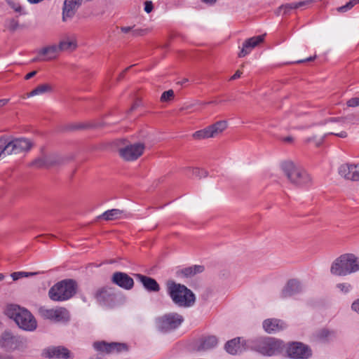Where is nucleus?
Here are the masks:
<instances>
[{
    "label": "nucleus",
    "mask_w": 359,
    "mask_h": 359,
    "mask_svg": "<svg viewBox=\"0 0 359 359\" xmlns=\"http://www.w3.org/2000/svg\"><path fill=\"white\" fill-rule=\"evenodd\" d=\"M359 271V257L346 253L336 258L331 264L330 273L337 276H346Z\"/></svg>",
    "instance_id": "nucleus-1"
},
{
    "label": "nucleus",
    "mask_w": 359,
    "mask_h": 359,
    "mask_svg": "<svg viewBox=\"0 0 359 359\" xmlns=\"http://www.w3.org/2000/svg\"><path fill=\"white\" fill-rule=\"evenodd\" d=\"M4 313L8 318L13 319L19 327L24 330L34 331L37 327L34 316L28 310L18 305H8Z\"/></svg>",
    "instance_id": "nucleus-2"
},
{
    "label": "nucleus",
    "mask_w": 359,
    "mask_h": 359,
    "mask_svg": "<svg viewBox=\"0 0 359 359\" xmlns=\"http://www.w3.org/2000/svg\"><path fill=\"white\" fill-rule=\"evenodd\" d=\"M168 293L172 302L180 307H190L196 301L193 292L185 285L169 280L167 283Z\"/></svg>",
    "instance_id": "nucleus-3"
},
{
    "label": "nucleus",
    "mask_w": 359,
    "mask_h": 359,
    "mask_svg": "<svg viewBox=\"0 0 359 359\" xmlns=\"http://www.w3.org/2000/svg\"><path fill=\"white\" fill-rule=\"evenodd\" d=\"M280 167L292 184L297 187H308L312 184L313 180L311 175L292 161L283 162Z\"/></svg>",
    "instance_id": "nucleus-4"
},
{
    "label": "nucleus",
    "mask_w": 359,
    "mask_h": 359,
    "mask_svg": "<svg viewBox=\"0 0 359 359\" xmlns=\"http://www.w3.org/2000/svg\"><path fill=\"white\" fill-rule=\"evenodd\" d=\"M359 123V117L355 114H347L346 116L339 118H332L325 121V135H333L341 138L347 137L346 131L341 130L351 124Z\"/></svg>",
    "instance_id": "nucleus-5"
},
{
    "label": "nucleus",
    "mask_w": 359,
    "mask_h": 359,
    "mask_svg": "<svg viewBox=\"0 0 359 359\" xmlns=\"http://www.w3.org/2000/svg\"><path fill=\"white\" fill-rule=\"evenodd\" d=\"M248 347L264 355L271 356L282 351L284 345L282 341L272 337L257 338L248 341Z\"/></svg>",
    "instance_id": "nucleus-6"
},
{
    "label": "nucleus",
    "mask_w": 359,
    "mask_h": 359,
    "mask_svg": "<svg viewBox=\"0 0 359 359\" xmlns=\"http://www.w3.org/2000/svg\"><path fill=\"white\" fill-rule=\"evenodd\" d=\"M77 284L72 279H65L55 283L48 291L50 299L55 302H64L72 298L76 293Z\"/></svg>",
    "instance_id": "nucleus-7"
},
{
    "label": "nucleus",
    "mask_w": 359,
    "mask_h": 359,
    "mask_svg": "<svg viewBox=\"0 0 359 359\" xmlns=\"http://www.w3.org/2000/svg\"><path fill=\"white\" fill-rule=\"evenodd\" d=\"M1 154L4 158L7 155L17 154L29 151L34 146L33 142L25 137L14 138L8 140L6 138H0Z\"/></svg>",
    "instance_id": "nucleus-8"
},
{
    "label": "nucleus",
    "mask_w": 359,
    "mask_h": 359,
    "mask_svg": "<svg viewBox=\"0 0 359 359\" xmlns=\"http://www.w3.org/2000/svg\"><path fill=\"white\" fill-rule=\"evenodd\" d=\"M184 318L177 313H168L155 320L156 330L163 334L171 332L177 329L183 323Z\"/></svg>",
    "instance_id": "nucleus-9"
},
{
    "label": "nucleus",
    "mask_w": 359,
    "mask_h": 359,
    "mask_svg": "<svg viewBox=\"0 0 359 359\" xmlns=\"http://www.w3.org/2000/svg\"><path fill=\"white\" fill-rule=\"evenodd\" d=\"M24 346L23 339L10 330L4 331L0 335V348L5 352L11 353L20 350L23 348Z\"/></svg>",
    "instance_id": "nucleus-10"
},
{
    "label": "nucleus",
    "mask_w": 359,
    "mask_h": 359,
    "mask_svg": "<svg viewBox=\"0 0 359 359\" xmlns=\"http://www.w3.org/2000/svg\"><path fill=\"white\" fill-rule=\"evenodd\" d=\"M145 146L143 143H135L125 145L118 150L121 158L126 161H133L140 157L144 151Z\"/></svg>",
    "instance_id": "nucleus-11"
},
{
    "label": "nucleus",
    "mask_w": 359,
    "mask_h": 359,
    "mask_svg": "<svg viewBox=\"0 0 359 359\" xmlns=\"http://www.w3.org/2000/svg\"><path fill=\"white\" fill-rule=\"evenodd\" d=\"M226 127L227 123L226 121H219L203 130L195 132L192 137L194 139L198 140L215 137L222 133Z\"/></svg>",
    "instance_id": "nucleus-12"
},
{
    "label": "nucleus",
    "mask_w": 359,
    "mask_h": 359,
    "mask_svg": "<svg viewBox=\"0 0 359 359\" xmlns=\"http://www.w3.org/2000/svg\"><path fill=\"white\" fill-rule=\"evenodd\" d=\"M93 348L100 352H103L107 354L121 352H127L128 351V346L126 343L120 342H106L104 341H95L93 343Z\"/></svg>",
    "instance_id": "nucleus-13"
},
{
    "label": "nucleus",
    "mask_w": 359,
    "mask_h": 359,
    "mask_svg": "<svg viewBox=\"0 0 359 359\" xmlns=\"http://www.w3.org/2000/svg\"><path fill=\"white\" fill-rule=\"evenodd\" d=\"M39 313L43 318L55 322H65L69 318L68 311L62 307L57 309L41 307L39 309Z\"/></svg>",
    "instance_id": "nucleus-14"
},
{
    "label": "nucleus",
    "mask_w": 359,
    "mask_h": 359,
    "mask_svg": "<svg viewBox=\"0 0 359 359\" xmlns=\"http://www.w3.org/2000/svg\"><path fill=\"white\" fill-rule=\"evenodd\" d=\"M287 353L290 358L295 359L308 358L311 355V351L300 342L290 343L287 348Z\"/></svg>",
    "instance_id": "nucleus-15"
},
{
    "label": "nucleus",
    "mask_w": 359,
    "mask_h": 359,
    "mask_svg": "<svg viewBox=\"0 0 359 359\" xmlns=\"http://www.w3.org/2000/svg\"><path fill=\"white\" fill-rule=\"evenodd\" d=\"M60 54V50L56 44L45 46L37 50V56L32 61H50L56 59Z\"/></svg>",
    "instance_id": "nucleus-16"
},
{
    "label": "nucleus",
    "mask_w": 359,
    "mask_h": 359,
    "mask_svg": "<svg viewBox=\"0 0 359 359\" xmlns=\"http://www.w3.org/2000/svg\"><path fill=\"white\" fill-rule=\"evenodd\" d=\"M43 355L48 358L72 359L70 351L64 346H51L43 350Z\"/></svg>",
    "instance_id": "nucleus-17"
},
{
    "label": "nucleus",
    "mask_w": 359,
    "mask_h": 359,
    "mask_svg": "<svg viewBox=\"0 0 359 359\" xmlns=\"http://www.w3.org/2000/svg\"><path fill=\"white\" fill-rule=\"evenodd\" d=\"M111 282L126 290H131L134 286L133 279L127 273L121 271H116L113 273Z\"/></svg>",
    "instance_id": "nucleus-18"
},
{
    "label": "nucleus",
    "mask_w": 359,
    "mask_h": 359,
    "mask_svg": "<svg viewBox=\"0 0 359 359\" xmlns=\"http://www.w3.org/2000/svg\"><path fill=\"white\" fill-rule=\"evenodd\" d=\"M339 174L346 180L359 181V163L341 165L339 168Z\"/></svg>",
    "instance_id": "nucleus-19"
},
{
    "label": "nucleus",
    "mask_w": 359,
    "mask_h": 359,
    "mask_svg": "<svg viewBox=\"0 0 359 359\" xmlns=\"http://www.w3.org/2000/svg\"><path fill=\"white\" fill-rule=\"evenodd\" d=\"M265 35H258L246 39L243 43L242 49L238 53L239 57H243L248 55L253 48L262 43Z\"/></svg>",
    "instance_id": "nucleus-20"
},
{
    "label": "nucleus",
    "mask_w": 359,
    "mask_h": 359,
    "mask_svg": "<svg viewBox=\"0 0 359 359\" xmlns=\"http://www.w3.org/2000/svg\"><path fill=\"white\" fill-rule=\"evenodd\" d=\"M241 339L240 337H237L228 341L225 344L226 351L231 355H236L241 353L247 348H250L247 346L248 341L243 344L241 343Z\"/></svg>",
    "instance_id": "nucleus-21"
},
{
    "label": "nucleus",
    "mask_w": 359,
    "mask_h": 359,
    "mask_svg": "<svg viewBox=\"0 0 359 359\" xmlns=\"http://www.w3.org/2000/svg\"><path fill=\"white\" fill-rule=\"evenodd\" d=\"M81 2L82 0H65L62 8V20L65 22L67 19L72 18Z\"/></svg>",
    "instance_id": "nucleus-22"
},
{
    "label": "nucleus",
    "mask_w": 359,
    "mask_h": 359,
    "mask_svg": "<svg viewBox=\"0 0 359 359\" xmlns=\"http://www.w3.org/2000/svg\"><path fill=\"white\" fill-rule=\"evenodd\" d=\"M286 327V324L283 320L276 318L266 319L263 322V328L269 334L280 332Z\"/></svg>",
    "instance_id": "nucleus-23"
},
{
    "label": "nucleus",
    "mask_w": 359,
    "mask_h": 359,
    "mask_svg": "<svg viewBox=\"0 0 359 359\" xmlns=\"http://www.w3.org/2000/svg\"><path fill=\"white\" fill-rule=\"evenodd\" d=\"M96 299L101 304H108L114 300V289L109 287H103L97 290L95 293Z\"/></svg>",
    "instance_id": "nucleus-24"
},
{
    "label": "nucleus",
    "mask_w": 359,
    "mask_h": 359,
    "mask_svg": "<svg viewBox=\"0 0 359 359\" xmlns=\"http://www.w3.org/2000/svg\"><path fill=\"white\" fill-rule=\"evenodd\" d=\"M302 285L297 280H290L281 292V297L287 298L302 291Z\"/></svg>",
    "instance_id": "nucleus-25"
},
{
    "label": "nucleus",
    "mask_w": 359,
    "mask_h": 359,
    "mask_svg": "<svg viewBox=\"0 0 359 359\" xmlns=\"http://www.w3.org/2000/svg\"><path fill=\"white\" fill-rule=\"evenodd\" d=\"M135 276L147 291L156 292L160 290V286L155 279L140 273Z\"/></svg>",
    "instance_id": "nucleus-26"
},
{
    "label": "nucleus",
    "mask_w": 359,
    "mask_h": 359,
    "mask_svg": "<svg viewBox=\"0 0 359 359\" xmlns=\"http://www.w3.org/2000/svg\"><path fill=\"white\" fill-rule=\"evenodd\" d=\"M57 46L60 53L69 50L72 51L77 47L76 41L74 37L67 34L63 36L60 39L59 43Z\"/></svg>",
    "instance_id": "nucleus-27"
},
{
    "label": "nucleus",
    "mask_w": 359,
    "mask_h": 359,
    "mask_svg": "<svg viewBox=\"0 0 359 359\" xmlns=\"http://www.w3.org/2000/svg\"><path fill=\"white\" fill-rule=\"evenodd\" d=\"M60 163L61 160L60 158L55 155H52L37 158L32 162V165L37 168H43L49 167Z\"/></svg>",
    "instance_id": "nucleus-28"
},
{
    "label": "nucleus",
    "mask_w": 359,
    "mask_h": 359,
    "mask_svg": "<svg viewBox=\"0 0 359 359\" xmlns=\"http://www.w3.org/2000/svg\"><path fill=\"white\" fill-rule=\"evenodd\" d=\"M204 269L205 268L203 265H194L178 271L177 274L178 276L189 278L202 273Z\"/></svg>",
    "instance_id": "nucleus-29"
},
{
    "label": "nucleus",
    "mask_w": 359,
    "mask_h": 359,
    "mask_svg": "<svg viewBox=\"0 0 359 359\" xmlns=\"http://www.w3.org/2000/svg\"><path fill=\"white\" fill-rule=\"evenodd\" d=\"M217 339L215 336H208L201 339L197 346L198 351H207L216 346Z\"/></svg>",
    "instance_id": "nucleus-30"
},
{
    "label": "nucleus",
    "mask_w": 359,
    "mask_h": 359,
    "mask_svg": "<svg viewBox=\"0 0 359 359\" xmlns=\"http://www.w3.org/2000/svg\"><path fill=\"white\" fill-rule=\"evenodd\" d=\"M53 91V87L49 83H43L36 86L30 93L27 94L28 97H32L35 95H41L46 93H50Z\"/></svg>",
    "instance_id": "nucleus-31"
},
{
    "label": "nucleus",
    "mask_w": 359,
    "mask_h": 359,
    "mask_svg": "<svg viewBox=\"0 0 359 359\" xmlns=\"http://www.w3.org/2000/svg\"><path fill=\"white\" fill-rule=\"evenodd\" d=\"M123 211L118 209H111L105 211L98 217L99 219H103L106 221L114 220L121 217Z\"/></svg>",
    "instance_id": "nucleus-32"
},
{
    "label": "nucleus",
    "mask_w": 359,
    "mask_h": 359,
    "mask_svg": "<svg viewBox=\"0 0 359 359\" xmlns=\"http://www.w3.org/2000/svg\"><path fill=\"white\" fill-rule=\"evenodd\" d=\"M313 2V0H304L297 3H290L280 6V11H283L284 13H286L289 10L298 8L302 6H305L311 4Z\"/></svg>",
    "instance_id": "nucleus-33"
},
{
    "label": "nucleus",
    "mask_w": 359,
    "mask_h": 359,
    "mask_svg": "<svg viewBox=\"0 0 359 359\" xmlns=\"http://www.w3.org/2000/svg\"><path fill=\"white\" fill-rule=\"evenodd\" d=\"M185 170L190 172L193 176L199 179L208 176V172L206 170L198 168H186Z\"/></svg>",
    "instance_id": "nucleus-34"
},
{
    "label": "nucleus",
    "mask_w": 359,
    "mask_h": 359,
    "mask_svg": "<svg viewBox=\"0 0 359 359\" xmlns=\"http://www.w3.org/2000/svg\"><path fill=\"white\" fill-rule=\"evenodd\" d=\"M5 27L10 31V32H15L16 31L19 27V22L18 20L15 18H8L6 19L5 21Z\"/></svg>",
    "instance_id": "nucleus-35"
},
{
    "label": "nucleus",
    "mask_w": 359,
    "mask_h": 359,
    "mask_svg": "<svg viewBox=\"0 0 359 359\" xmlns=\"http://www.w3.org/2000/svg\"><path fill=\"white\" fill-rule=\"evenodd\" d=\"M36 272H25V271H18V272H13L11 273V277L13 280H18L20 278H25V277H29L32 276L36 275Z\"/></svg>",
    "instance_id": "nucleus-36"
},
{
    "label": "nucleus",
    "mask_w": 359,
    "mask_h": 359,
    "mask_svg": "<svg viewBox=\"0 0 359 359\" xmlns=\"http://www.w3.org/2000/svg\"><path fill=\"white\" fill-rule=\"evenodd\" d=\"M357 4H359V0H351L346 4L338 7L337 10L339 13H345L351 9Z\"/></svg>",
    "instance_id": "nucleus-37"
},
{
    "label": "nucleus",
    "mask_w": 359,
    "mask_h": 359,
    "mask_svg": "<svg viewBox=\"0 0 359 359\" xmlns=\"http://www.w3.org/2000/svg\"><path fill=\"white\" fill-rule=\"evenodd\" d=\"M174 97H175L174 91L172 90H168L164 91L162 93V95L160 97V101L161 102H170L171 100H172L174 99Z\"/></svg>",
    "instance_id": "nucleus-38"
},
{
    "label": "nucleus",
    "mask_w": 359,
    "mask_h": 359,
    "mask_svg": "<svg viewBox=\"0 0 359 359\" xmlns=\"http://www.w3.org/2000/svg\"><path fill=\"white\" fill-rule=\"evenodd\" d=\"M8 5L11 8H12L15 12L18 13L20 15H25L26 13L24 11L22 7L18 2H15L13 1H8Z\"/></svg>",
    "instance_id": "nucleus-39"
},
{
    "label": "nucleus",
    "mask_w": 359,
    "mask_h": 359,
    "mask_svg": "<svg viewBox=\"0 0 359 359\" xmlns=\"http://www.w3.org/2000/svg\"><path fill=\"white\" fill-rule=\"evenodd\" d=\"M337 288H338L341 292L343 293H348L351 290L352 287L350 283H338L336 285Z\"/></svg>",
    "instance_id": "nucleus-40"
},
{
    "label": "nucleus",
    "mask_w": 359,
    "mask_h": 359,
    "mask_svg": "<svg viewBox=\"0 0 359 359\" xmlns=\"http://www.w3.org/2000/svg\"><path fill=\"white\" fill-rule=\"evenodd\" d=\"M206 104L205 103H199L198 101H195L193 104H191L189 105H187L186 107V109H192L193 110H203L205 109L204 106Z\"/></svg>",
    "instance_id": "nucleus-41"
},
{
    "label": "nucleus",
    "mask_w": 359,
    "mask_h": 359,
    "mask_svg": "<svg viewBox=\"0 0 359 359\" xmlns=\"http://www.w3.org/2000/svg\"><path fill=\"white\" fill-rule=\"evenodd\" d=\"M144 107V102L140 99H137L134 103L133 104L131 107V110L136 111V110H142Z\"/></svg>",
    "instance_id": "nucleus-42"
},
{
    "label": "nucleus",
    "mask_w": 359,
    "mask_h": 359,
    "mask_svg": "<svg viewBox=\"0 0 359 359\" xmlns=\"http://www.w3.org/2000/svg\"><path fill=\"white\" fill-rule=\"evenodd\" d=\"M346 104L349 107H359V97H352L346 102Z\"/></svg>",
    "instance_id": "nucleus-43"
},
{
    "label": "nucleus",
    "mask_w": 359,
    "mask_h": 359,
    "mask_svg": "<svg viewBox=\"0 0 359 359\" xmlns=\"http://www.w3.org/2000/svg\"><path fill=\"white\" fill-rule=\"evenodd\" d=\"M332 333L327 330H322L318 334V337L320 339H325L329 337Z\"/></svg>",
    "instance_id": "nucleus-44"
},
{
    "label": "nucleus",
    "mask_w": 359,
    "mask_h": 359,
    "mask_svg": "<svg viewBox=\"0 0 359 359\" xmlns=\"http://www.w3.org/2000/svg\"><path fill=\"white\" fill-rule=\"evenodd\" d=\"M146 32H147L146 29H132L131 35L134 37L139 36H144L146 34Z\"/></svg>",
    "instance_id": "nucleus-45"
},
{
    "label": "nucleus",
    "mask_w": 359,
    "mask_h": 359,
    "mask_svg": "<svg viewBox=\"0 0 359 359\" xmlns=\"http://www.w3.org/2000/svg\"><path fill=\"white\" fill-rule=\"evenodd\" d=\"M154 8V6H153V4H152V2L150 1H147L145 3H144V11L147 13H149L152 11Z\"/></svg>",
    "instance_id": "nucleus-46"
},
{
    "label": "nucleus",
    "mask_w": 359,
    "mask_h": 359,
    "mask_svg": "<svg viewBox=\"0 0 359 359\" xmlns=\"http://www.w3.org/2000/svg\"><path fill=\"white\" fill-rule=\"evenodd\" d=\"M351 308L353 311L359 313V299L353 302L351 305Z\"/></svg>",
    "instance_id": "nucleus-47"
},
{
    "label": "nucleus",
    "mask_w": 359,
    "mask_h": 359,
    "mask_svg": "<svg viewBox=\"0 0 359 359\" xmlns=\"http://www.w3.org/2000/svg\"><path fill=\"white\" fill-rule=\"evenodd\" d=\"M242 72L239 70H237L236 73L231 77L230 80H235L241 77Z\"/></svg>",
    "instance_id": "nucleus-48"
},
{
    "label": "nucleus",
    "mask_w": 359,
    "mask_h": 359,
    "mask_svg": "<svg viewBox=\"0 0 359 359\" xmlns=\"http://www.w3.org/2000/svg\"><path fill=\"white\" fill-rule=\"evenodd\" d=\"M316 55H314L313 57H307L306 58L305 60H298L297 62V63H302V62H310V61H313L316 59Z\"/></svg>",
    "instance_id": "nucleus-49"
},
{
    "label": "nucleus",
    "mask_w": 359,
    "mask_h": 359,
    "mask_svg": "<svg viewBox=\"0 0 359 359\" xmlns=\"http://www.w3.org/2000/svg\"><path fill=\"white\" fill-rule=\"evenodd\" d=\"M282 141H283L285 143H292L293 142V137H291V136H287V137H283L282 139Z\"/></svg>",
    "instance_id": "nucleus-50"
},
{
    "label": "nucleus",
    "mask_w": 359,
    "mask_h": 359,
    "mask_svg": "<svg viewBox=\"0 0 359 359\" xmlns=\"http://www.w3.org/2000/svg\"><path fill=\"white\" fill-rule=\"evenodd\" d=\"M132 27H121V30L123 33H129L132 32Z\"/></svg>",
    "instance_id": "nucleus-51"
},
{
    "label": "nucleus",
    "mask_w": 359,
    "mask_h": 359,
    "mask_svg": "<svg viewBox=\"0 0 359 359\" xmlns=\"http://www.w3.org/2000/svg\"><path fill=\"white\" fill-rule=\"evenodd\" d=\"M36 74V71H32L29 73H28L25 76V79L26 80H28V79H30L31 78H32L33 76H34Z\"/></svg>",
    "instance_id": "nucleus-52"
},
{
    "label": "nucleus",
    "mask_w": 359,
    "mask_h": 359,
    "mask_svg": "<svg viewBox=\"0 0 359 359\" xmlns=\"http://www.w3.org/2000/svg\"><path fill=\"white\" fill-rule=\"evenodd\" d=\"M8 100H7V99L0 100V107L2 106H4L8 102Z\"/></svg>",
    "instance_id": "nucleus-53"
},
{
    "label": "nucleus",
    "mask_w": 359,
    "mask_h": 359,
    "mask_svg": "<svg viewBox=\"0 0 359 359\" xmlns=\"http://www.w3.org/2000/svg\"><path fill=\"white\" fill-rule=\"evenodd\" d=\"M203 2L209 4H213L216 2V0H201Z\"/></svg>",
    "instance_id": "nucleus-54"
},
{
    "label": "nucleus",
    "mask_w": 359,
    "mask_h": 359,
    "mask_svg": "<svg viewBox=\"0 0 359 359\" xmlns=\"http://www.w3.org/2000/svg\"><path fill=\"white\" fill-rule=\"evenodd\" d=\"M131 67H129L128 68H126L122 73L120 74L119 76H118V79H121V78L123 77L124 76V74Z\"/></svg>",
    "instance_id": "nucleus-55"
},
{
    "label": "nucleus",
    "mask_w": 359,
    "mask_h": 359,
    "mask_svg": "<svg viewBox=\"0 0 359 359\" xmlns=\"http://www.w3.org/2000/svg\"><path fill=\"white\" fill-rule=\"evenodd\" d=\"M188 81V79H184L182 82H181V84H183V83H185L186 82Z\"/></svg>",
    "instance_id": "nucleus-56"
},
{
    "label": "nucleus",
    "mask_w": 359,
    "mask_h": 359,
    "mask_svg": "<svg viewBox=\"0 0 359 359\" xmlns=\"http://www.w3.org/2000/svg\"><path fill=\"white\" fill-rule=\"evenodd\" d=\"M4 275L2 273H0V281L4 279Z\"/></svg>",
    "instance_id": "nucleus-57"
},
{
    "label": "nucleus",
    "mask_w": 359,
    "mask_h": 359,
    "mask_svg": "<svg viewBox=\"0 0 359 359\" xmlns=\"http://www.w3.org/2000/svg\"><path fill=\"white\" fill-rule=\"evenodd\" d=\"M120 142H125V140H120Z\"/></svg>",
    "instance_id": "nucleus-58"
}]
</instances>
